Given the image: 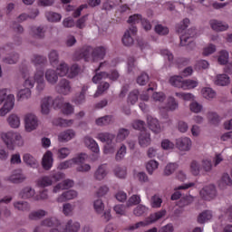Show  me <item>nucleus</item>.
I'll list each match as a JSON object with an SVG mask.
<instances>
[{
  "label": "nucleus",
  "instance_id": "4be33fe9",
  "mask_svg": "<svg viewBox=\"0 0 232 232\" xmlns=\"http://www.w3.org/2000/svg\"><path fill=\"white\" fill-rule=\"evenodd\" d=\"M52 97L47 96L42 100L41 111L43 115H48L50 113V106H52Z\"/></svg>",
  "mask_w": 232,
  "mask_h": 232
},
{
  "label": "nucleus",
  "instance_id": "7ed1b4c3",
  "mask_svg": "<svg viewBox=\"0 0 232 232\" xmlns=\"http://www.w3.org/2000/svg\"><path fill=\"white\" fill-rule=\"evenodd\" d=\"M166 216V210L158 211L154 214H151L146 220L140 221L134 225H130L127 227V231H135V229H139V227H144V226H149V224H153L154 222H157V220H160L162 217Z\"/></svg>",
  "mask_w": 232,
  "mask_h": 232
},
{
  "label": "nucleus",
  "instance_id": "e2e57ef3",
  "mask_svg": "<svg viewBox=\"0 0 232 232\" xmlns=\"http://www.w3.org/2000/svg\"><path fill=\"white\" fill-rule=\"evenodd\" d=\"M209 68V63L206 60H199L195 64L196 70H206Z\"/></svg>",
  "mask_w": 232,
  "mask_h": 232
},
{
  "label": "nucleus",
  "instance_id": "412c9836",
  "mask_svg": "<svg viewBox=\"0 0 232 232\" xmlns=\"http://www.w3.org/2000/svg\"><path fill=\"white\" fill-rule=\"evenodd\" d=\"M108 175V169H106V166L100 165L98 169L94 172L95 180H104Z\"/></svg>",
  "mask_w": 232,
  "mask_h": 232
},
{
  "label": "nucleus",
  "instance_id": "f3484780",
  "mask_svg": "<svg viewBox=\"0 0 232 232\" xmlns=\"http://www.w3.org/2000/svg\"><path fill=\"white\" fill-rule=\"evenodd\" d=\"M45 79L49 84H57V81H59V73L53 69H49L45 72Z\"/></svg>",
  "mask_w": 232,
  "mask_h": 232
},
{
  "label": "nucleus",
  "instance_id": "f8f14e48",
  "mask_svg": "<svg viewBox=\"0 0 232 232\" xmlns=\"http://www.w3.org/2000/svg\"><path fill=\"white\" fill-rule=\"evenodd\" d=\"M176 148L180 151H189L191 150V140L188 137L176 140Z\"/></svg>",
  "mask_w": 232,
  "mask_h": 232
},
{
  "label": "nucleus",
  "instance_id": "b1692460",
  "mask_svg": "<svg viewBox=\"0 0 232 232\" xmlns=\"http://www.w3.org/2000/svg\"><path fill=\"white\" fill-rule=\"evenodd\" d=\"M106 56V49L104 47H97L92 50V61H102Z\"/></svg>",
  "mask_w": 232,
  "mask_h": 232
},
{
  "label": "nucleus",
  "instance_id": "c756f323",
  "mask_svg": "<svg viewBox=\"0 0 232 232\" xmlns=\"http://www.w3.org/2000/svg\"><path fill=\"white\" fill-rule=\"evenodd\" d=\"M97 126H108L110 124H112L113 122V116L112 115H106L101 118H98L96 121Z\"/></svg>",
  "mask_w": 232,
  "mask_h": 232
},
{
  "label": "nucleus",
  "instance_id": "bb28decb",
  "mask_svg": "<svg viewBox=\"0 0 232 232\" xmlns=\"http://www.w3.org/2000/svg\"><path fill=\"white\" fill-rule=\"evenodd\" d=\"M195 198L191 195L183 196L178 201L177 206L179 208H186V206H189V204H193Z\"/></svg>",
  "mask_w": 232,
  "mask_h": 232
},
{
  "label": "nucleus",
  "instance_id": "09e8293b",
  "mask_svg": "<svg viewBox=\"0 0 232 232\" xmlns=\"http://www.w3.org/2000/svg\"><path fill=\"white\" fill-rule=\"evenodd\" d=\"M140 204V197L139 195H132L127 201L126 206L131 208L132 206H138Z\"/></svg>",
  "mask_w": 232,
  "mask_h": 232
},
{
  "label": "nucleus",
  "instance_id": "1a4fd4ad",
  "mask_svg": "<svg viewBox=\"0 0 232 232\" xmlns=\"http://www.w3.org/2000/svg\"><path fill=\"white\" fill-rule=\"evenodd\" d=\"M195 35H197V30L195 28L188 29L187 34L180 36V44L182 46H189L191 44L195 48V43H193Z\"/></svg>",
  "mask_w": 232,
  "mask_h": 232
},
{
  "label": "nucleus",
  "instance_id": "c85d7f7f",
  "mask_svg": "<svg viewBox=\"0 0 232 232\" xmlns=\"http://www.w3.org/2000/svg\"><path fill=\"white\" fill-rule=\"evenodd\" d=\"M79 229H81V224L79 222L73 223L72 220H69L63 232H77Z\"/></svg>",
  "mask_w": 232,
  "mask_h": 232
},
{
  "label": "nucleus",
  "instance_id": "ea45409f",
  "mask_svg": "<svg viewBox=\"0 0 232 232\" xmlns=\"http://www.w3.org/2000/svg\"><path fill=\"white\" fill-rule=\"evenodd\" d=\"M14 208L18 211H30V204L26 201H16L14 203Z\"/></svg>",
  "mask_w": 232,
  "mask_h": 232
},
{
  "label": "nucleus",
  "instance_id": "bf43d9fd",
  "mask_svg": "<svg viewBox=\"0 0 232 232\" xmlns=\"http://www.w3.org/2000/svg\"><path fill=\"white\" fill-rule=\"evenodd\" d=\"M148 81H150V76L148 75V73H145V72L141 73L137 78V82L140 86H146V84H148Z\"/></svg>",
  "mask_w": 232,
  "mask_h": 232
},
{
  "label": "nucleus",
  "instance_id": "6ab92c4d",
  "mask_svg": "<svg viewBox=\"0 0 232 232\" xmlns=\"http://www.w3.org/2000/svg\"><path fill=\"white\" fill-rule=\"evenodd\" d=\"M148 128L150 130V131L156 134L162 131V129L160 128V123H159V120L155 118H148Z\"/></svg>",
  "mask_w": 232,
  "mask_h": 232
},
{
  "label": "nucleus",
  "instance_id": "de8ad7c7",
  "mask_svg": "<svg viewBox=\"0 0 232 232\" xmlns=\"http://www.w3.org/2000/svg\"><path fill=\"white\" fill-rule=\"evenodd\" d=\"M176 169H177V164L169 163L164 169L163 175L165 177H169V175H173V173H175Z\"/></svg>",
  "mask_w": 232,
  "mask_h": 232
},
{
  "label": "nucleus",
  "instance_id": "a18cd8bd",
  "mask_svg": "<svg viewBox=\"0 0 232 232\" xmlns=\"http://www.w3.org/2000/svg\"><path fill=\"white\" fill-rule=\"evenodd\" d=\"M198 86V82L194 80H183V87L182 90H191L193 88H197Z\"/></svg>",
  "mask_w": 232,
  "mask_h": 232
},
{
  "label": "nucleus",
  "instance_id": "393cba45",
  "mask_svg": "<svg viewBox=\"0 0 232 232\" xmlns=\"http://www.w3.org/2000/svg\"><path fill=\"white\" fill-rule=\"evenodd\" d=\"M210 26L212 30H215V32H225V30H227V28H229V25L227 24H223L222 22H218V20H211Z\"/></svg>",
  "mask_w": 232,
  "mask_h": 232
},
{
  "label": "nucleus",
  "instance_id": "4d7b16f0",
  "mask_svg": "<svg viewBox=\"0 0 232 232\" xmlns=\"http://www.w3.org/2000/svg\"><path fill=\"white\" fill-rule=\"evenodd\" d=\"M88 159V155L86 153H80L76 157L72 158L74 164H84L86 160Z\"/></svg>",
  "mask_w": 232,
  "mask_h": 232
},
{
  "label": "nucleus",
  "instance_id": "5701e85b",
  "mask_svg": "<svg viewBox=\"0 0 232 232\" xmlns=\"http://www.w3.org/2000/svg\"><path fill=\"white\" fill-rule=\"evenodd\" d=\"M70 188H73V180L72 179H65L63 182L57 184L53 191L54 193H57L58 191H61V189H70Z\"/></svg>",
  "mask_w": 232,
  "mask_h": 232
},
{
  "label": "nucleus",
  "instance_id": "f257e3e1",
  "mask_svg": "<svg viewBox=\"0 0 232 232\" xmlns=\"http://www.w3.org/2000/svg\"><path fill=\"white\" fill-rule=\"evenodd\" d=\"M6 89L0 90V104L5 102L4 106L0 109V117H5V115L10 113L15 105V97L14 94L6 93Z\"/></svg>",
  "mask_w": 232,
  "mask_h": 232
},
{
  "label": "nucleus",
  "instance_id": "5fc2aeb1",
  "mask_svg": "<svg viewBox=\"0 0 232 232\" xmlns=\"http://www.w3.org/2000/svg\"><path fill=\"white\" fill-rule=\"evenodd\" d=\"M218 61L219 64H227V61H229V53L227 51H220Z\"/></svg>",
  "mask_w": 232,
  "mask_h": 232
},
{
  "label": "nucleus",
  "instance_id": "a878e982",
  "mask_svg": "<svg viewBox=\"0 0 232 232\" xmlns=\"http://www.w3.org/2000/svg\"><path fill=\"white\" fill-rule=\"evenodd\" d=\"M21 198L24 200H27L28 198H32L35 195V190L32 188V187L24 188L19 193Z\"/></svg>",
  "mask_w": 232,
  "mask_h": 232
},
{
  "label": "nucleus",
  "instance_id": "dca6fc26",
  "mask_svg": "<svg viewBox=\"0 0 232 232\" xmlns=\"http://www.w3.org/2000/svg\"><path fill=\"white\" fill-rule=\"evenodd\" d=\"M73 198H77V191L67 190L58 197L57 202H67V200H73Z\"/></svg>",
  "mask_w": 232,
  "mask_h": 232
},
{
  "label": "nucleus",
  "instance_id": "f704fd0d",
  "mask_svg": "<svg viewBox=\"0 0 232 232\" xmlns=\"http://www.w3.org/2000/svg\"><path fill=\"white\" fill-rule=\"evenodd\" d=\"M5 64H15L19 61V53H12L3 59Z\"/></svg>",
  "mask_w": 232,
  "mask_h": 232
},
{
  "label": "nucleus",
  "instance_id": "a211bd4d",
  "mask_svg": "<svg viewBox=\"0 0 232 232\" xmlns=\"http://www.w3.org/2000/svg\"><path fill=\"white\" fill-rule=\"evenodd\" d=\"M73 137H75V130L69 129L58 135V140L59 142H68V140H72Z\"/></svg>",
  "mask_w": 232,
  "mask_h": 232
},
{
  "label": "nucleus",
  "instance_id": "052dcab7",
  "mask_svg": "<svg viewBox=\"0 0 232 232\" xmlns=\"http://www.w3.org/2000/svg\"><path fill=\"white\" fill-rule=\"evenodd\" d=\"M154 30L159 35H168V34H169L168 27H164L162 24H157Z\"/></svg>",
  "mask_w": 232,
  "mask_h": 232
},
{
  "label": "nucleus",
  "instance_id": "603ef678",
  "mask_svg": "<svg viewBox=\"0 0 232 232\" xmlns=\"http://www.w3.org/2000/svg\"><path fill=\"white\" fill-rule=\"evenodd\" d=\"M190 171L195 177L200 174V164L197 160H192L190 163Z\"/></svg>",
  "mask_w": 232,
  "mask_h": 232
},
{
  "label": "nucleus",
  "instance_id": "0e129e2a",
  "mask_svg": "<svg viewBox=\"0 0 232 232\" xmlns=\"http://www.w3.org/2000/svg\"><path fill=\"white\" fill-rule=\"evenodd\" d=\"M63 213L66 217H70L73 213V206H72L70 203H65L63 206Z\"/></svg>",
  "mask_w": 232,
  "mask_h": 232
},
{
  "label": "nucleus",
  "instance_id": "8fccbe9b",
  "mask_svg": "<svg viewBox=\"0 0 232 232\" xmlns=\"http://www.w3.org/2000/svg\"><path fill=\"white\" fill-rule=\"evenodd\" d=\"M56 70L57 72H59L58 75H60V77H64V75L68 73L70 67H68V64H66V63H61Z\"/></svg>",
  "mask_w": 232,
  "mask_h": 232
},
{
  "label": "nucleus",
  "instance_id": "9b49d317",
  "mask_svg": "<svg viewBox=\"0 0 232 232\" xmlns=\"http://www.w3.org/2000/svg\"><path fill=\"white\" fill-rule=\"evenodd\" d=\"M138 142L141 148H148L151 144V134L148 130H143L138 134Z\"/></svg>",
  "mask_w": 232,
  "mask_h": 232
},
{
  "label": "nucleus",
  "instance_id": "13d9d810",
  "mask_svg": "<svg viewBox=\"0 0 232 232\" xmlns=\"http://www.w3.org/2000/svg\"><path fill=\"white\" fill-rule=\"evenodd\" d=\"M128 135H130V130L128 129H120L116 139L121 142L122 140H125Z\"/></svg>",
  "mask_w": 232,
  "mask_h": 232
},
{
  "label": "nucleus",
  "instance_id": "ddd939ff",
  "mask_svg": "<svg viewBox=\"0 0 232 232\" xmlns=\"http://www.w3.org/2000/svg\"><path fill=\"white\" fill-rule=\"evenodd\" d=\"M31 35L32 37H34V39H44V35L46 34V28H44V26L43 25H34L31 26Z\"/></svg>",
  "mask_w": 232,
  "mask_h": 232
},
{
  "label": "nucleus",
  "instance_id": "c9c22d12",
  "mask_svg": "<svg viewBox=\"0 0 232 232\" xmlns=\"http://www.w3.org/2000/svg\"><path fill=\"white\" fill-rule=\"evenodd\" d=\"M169 83L172 86H175L176 88H183L184 85V80L182 79V76H172L169 79Z\"/></svg>",
  "mask_w": 232,
  "mask_h": 232
},
{
  "label": "nucleus",
  "instance_id": "6e6552de",
  "mask_svg": "<svg viewBox=\"0 0 232 232\" xmlns=\"http://www.w3.org/2000/svg\"><path fill=\"white\" fill-rule=\"evenodd\" d=\"M199 195L203 200H213L217 197V188L214 185L206 186L200 190Z\"/></svg>",
  "mask_w": 232,
  "mask_h": 232
},
{
  "label": "nucleus",
  "instance_id": "cd10ccee",
  "mask_svg": "<svg viewBox=\"0 0 232 232\" xmlns=\"http://www.w3.org/2000/svg\"><path fill=\"white\" fill-rule=\"evenodd\" d=\"M231 81L229 80V76L227 74H218L216 76L215 84L217 86H227Z\"/></svg>",
  "mask_w": 232,
  "mask_h": 232
},
{
  "label": "nucleus",
  "instance_id": "69168bd1",
  "mask_svg": "<svg viewBox=\"0 0 232 232\" xmlns=\"http://www.w3.org/2000/svg\"><path fill=\"white\" fill-rule=\"evenodd\" d=\"M151 206L152 208H160L162 206V198L159 195H154L151 198Z\"/></svg>",
  "mask_w": 232,
  "mask_h": 232
},
{
  "label": "nucleus",
  "instance_id": "aec40b11",
  "mask_svg": "<svg viewBox=\"0 0 232 232\" xmlns=\"http://www.w3.org/2000/svg\"><path fill=\"white\" fill-rule=\"evenodd\" d=\"M53 163V154L52 153V151L48 150L43 158L42 160V166L44 168V169H50V168H52V164Z\"/></svg>",
  "mask_w": 232,
  "mask_h": 232
},
{
  "label": "nucleus",
  "instance_id": "39448f33",
  "mask_svg": "<svg viewBox=\"0 0 232 232\" xmlns=\"http://www.w3.org/2000/svg\"><path fill=\"white\" fill-rule=\"evenodd\" d=\"M90 57H93V47L90 45H85L78 52H76L73 55L74 61H81V59H84V61H88Z\"/></svg>",
  "mask_w": 232,
  "mask_h": 232
},
{
  "label": "nucleus",
  "instance_id": "4468645a",
  "mask_svg": "<svg viewBox=\"0 0 232 232\" xmlns=\"http://www.w3.org/2000/svg\"><path fill=\"white\" fill-rule=\"evenodd\" d=\"M48 215V211L44 209H38L31 211L28 214V220L37 222L38 220H42V218H44Z\"/></svg>",
  "mask_w": 232,
  "mask_h": 232
},
{
  "label": "nucleus",
  "instance_id": "7c9ffc66",
  "mask_svg": "<svg viewBox=\"0 0 232 232\" xmlns=\"http://www.w3.org/2000/svg\"><path fill=\"white\" fill-rule=\"evenodd\" d=\"M212 218L213 215H211V211L205 210L198 216V224H206V222H208V220H211Z\"/></svg>",
  "mask_w": 232,
  "mask_h": 232
},
{
  "label": "nucleus",
  "instance_id": "79ce46f5",
  "mask_svg": "<svg viewBox=\"0 0 232 232\" xmlns=\"http://www.w3.org/2000/svg\"><path fill=\"white\" fill-rule=\"evenodd\" d=\"M48 57L51 64H59V51L55 49L51 50L48 54Z\"/></svg>",
  "mask_w": 232,
  "mask_h": 232
},
{
  "label": "nucleus",
  "instance_id": "774afa93",
  "mask_svg": "<svg viewBox=\"0 0 232 232\" xmlns=\"http://www.w3.org/2000/svg\"><path fill=\"white\" fill-rule=\"evenodd\" d=\"M70 155V149L68 148H61L57 151L58 159H66Z\"/></svg>",
  "mask_w": 232,
  "mask_h": 232
},
{
  "label": "nucleus",
  "instance_id": "680f3d73",
  "mask_svg": "<svg viewBox=\"0 0 232 232\" xmlns=\"http://www.w3.org/2000/svg\"><path fill=\"white\" fill-rule=\"evenodd\" d=\"M137 101H139V92L134 90L129 93L128 102H130V104H135Z\"/></svg>",
  "mask_w": 232,
  "mask_h": 232
},
{
  "label": "nucleus",
  "instance_id": "864d4df0",
  "mask_svg": "<svg viewBox=\"0 0 232 232\" xmlns=\"http://www.w3.org/2000/svg\"><path fill=\"white\" fill-rule=\"evenodd\" d=\"M110 88V83L105 82H102L99 86L98 89L94 94V97L97 98L99 95H102L103 92H106Z\"/></svg>",
  "mask_w": 232,
  "mask_h": 232
},
{
  "label": "nucleus",
  "instance_id": "3c124183",
  "mask_svg": "<svg viewBox=\"0 0 232 232\" xmlns=\"http://www.w3.org/2000/svg\"><path fill=\"white\" fill-rule=\"evenodd\" d=\"M108 77H110V73L106 72H96V74L92 77V82L97 84L99 81H102V79H108Z\"/></svg>",
  "mask_w": 232,
  "mask_h": 232
},
{
  "label": "nucleus",
  "instance_id": "423d86ee",
  "mask_svg": "<svg viewBox=\"0 0 232 232\" xmlns=\"http://www.w3.org/2000/svg\"><path fill=\"white\" fill-rule=\"evenodd\" d=\"M55 91L61 95H69V93H72V82L70 80L63 78L56 84Z\"/></svg>",
  "mask_w": 232,
  "mask_h": 232
},
{
  "label": "nucleus",
  "instance_id": "37998d69",
  "mask_svg": "<svg viewBox=\"0 0 232 232\" xmlns=\"http://www.w3.org/2000/svg\"><path fill=\"white\" fill-rule=\"evenodd\" d=\"M23 160L24 162H25V164H28V166H31L33 168L37 167V160H35V158H34V156L30 154H24L23 157Z\"/></svg>",
  "mask_w": 232,
  "mask_h": 232
},
{
  "label": "nucleus",
  "instance_id": "2eb2a0df",
  "mask_svg": "<svg viewBox=\"0 0 232 232\" xmlns=\"http://www.w3.org/2000/svg\"><path fill=\"white\" fill-rule=\"evenodd\" d=\"M40 226L44 227H61V221L57 218H46L43 219L40 223Z\"/></svg>",
  "mask_w": 232,
  "mask_h": 232
},
{
  "label": "nucleus",
  "instance_id": "72a5a7b5",
  "mask_svg": "<svg viewBox=\"0 0 232 232\" xmlns=\"http://www.w3.org/2000/svg\"><path fill=\"white\" fill-rule=\"evenodd\" d=\"M7 122L11 128H18L21 126V120L19 119V116L16 114H11L7 118Z\"/></svg>",
  "mask_w": 232,
  "mask_h": 232
},
{
  "label": "nucleus",
  "instance_id": "473e14b6",
  "mask_svg": "<svg viewBox=\"0 0 232 232\" xmlns=\"http://www.w3.org/2000/svg\"><path fill=\"white\" fill-rule=\"evenodd\" d=\"M201 93L204 99H207L208 101H211V99H215V97H217V92L209 87L203 88L201 90Z\"/></svg>",
  "mask_w": 232,
  "mask_h": 232
},
{
  "label": "nucleus",
  "instance_id": "4c0bfd02",
  "mask_svg": "<svg viewBox=\"0 0 232 232\" xmlns=\"http://www.w3.org/2000/svg\"><path fill=\"white\" fill-rule=\"evenodd\" d=\"M32 97V91L30 88L21 89L17 93L18 101H24V99H30Z\"/></svg>",
  "mask_w": 232,
  "mask_h": 232
},
{
  "label": "nucleus",
  "instance_id": "c03bdc74",
  "mask_svg": "<svg viewBox=\"0 0 232 232\" xmlns=\"http://www.w3.org/2000/svg\"><path fill=\"white\" fill-rule=\"evenodd\" d=\"M189 26V18H185L183 21L176 26V32L178 34H184V30Z\"/></svg>",
  "mask_w": 232,
  "mask_h": 232
},
{
  "label": "nucleus",
  "instance_id": "6e6d98bb",
  "mask_svg": "<svg viewBox=\"0 0 232 232\" xmlns=\"http://www.w3.org/2000/svg\"><path fill=\"white\" fill-rule=\"evenodd\" d=\"M159 168V162L151 160L146 165V169L150 175H153V171Z\"/></svg>",
  "mask_w": 232,
  "mask_h": 232
},
{
  "label": "nucleus",
  "instance_id": "e433bc0d",
  "mask_svg": "<svg viewBox=\"0 0 232 232\" xmlns=\"http://www.w3.org/2000/svg\"><path fill=\"white\" fill-rule=\"evenodd\" d=\"M53 184V179H52V177H43L40 179H38L37 185L40 188H48V186H52Z\"/></svg>",
  "mask_w": 232,
  "mask_h": 232
},
{
  "label": "nucleus",
  "instance_id": "f03ea898",
  "mask_svg": "<svg viewBox=\"0 0 232 232\" xmlns=\"http://www.w3.org/2000/svg\"><path fill=\"white\" fill-rule=\"evenodd\" d=\"M1 137L8 150H14L15 144H17V146H23V144H24L23 137L19 132L8 131L2 133Z\"/></svg>",
  "mask_w": 232,
  "mask_h": 232
},
{
  "label": "nucleus",
  "instance_id": "0eeeda50",
  "mask_svg": "<svg viewBox=\"0 0 232 232\" xmlns=\"http://www.w3.org/2000/svg\"><path fill=\"white\" fill-rule=\"evenodd\" d=\"M132 35H137V26L135 25H130V28L127 29L121 38L122 44L124 46H133V43L135 41L133 40Z\"/></svg>",
  "mask_w": 232,
  "mask_h": 232
},
{
  "label": "nucleus",
  "instance_id": "a19ab883",
  "mask_svg": "<svg viewBox=\"0 0 232 232\" xmlns=\"http://www.w3.org/2000/svg\"><path fill=\"white\" fill-rule=\"evenodd\" d=\"M208 122L213 126H218L220 124V116L217 112H208Z\"/></svg>",
  "mask_w": 232,
  "mask_h": 232
},
{
  "label": "nucleus",
  "instance_id": "9d476101",
  "mask_svg": "<svg viewBox=\"0 0 232 232\" xmlns=\"http://www.w3.org/2000/svg\"><path fill=\"white\" fill-rule=\"evenodd\" d=\"M24 124L26 131H34L39 126V121L37 116L32 113H28L24 117Z\"/></svg>",
  "mask_w": 232,
  "mask_h": 232
},
{
  "label": "nucleus",
  "instance_id": "20e7f679",
  "mask_svg": "<svg viewBox=\"0 0 232 232\" xmlns=\"http://www.w3.org/2000/svg\"><path fill=\"white\" fill-rule=\"evenodd\" d=\"M98 139L101 142H106L107 145L104 146V153H113V139H115V135L110 132H102L98 134Z\"/></svg>",
  "mask_w": 232,
  "mask_h": 232
},
{
  "label": "nucleus",
  "instance_id": "338daca9",
  "mask_svg": "<svg viewBox=\"0 0 232 232\" xmlns=\"http://www.w3.org/2000/svg\"><path fill=\"white\" fill-rule=\"evenodd\" d=\"M32 63H34V64H44V63H46V57L34 54L32 59Z\"/></svg>",
  "mask_w": 232,
  "mask_h": 232
},
{
  "label": "nucleus",
  "instance_id": "2f4dec72",
  "mask_svg": "<svg viewBox=\"0 0 232 232\" xmlns=\"http://www.w3.org/2000/svg\"><path fill=\"white\" fill-rule=\"evenodd\" d=\"M8 180L13 184H21L22 182H24L26 180V176L21 173L13 174L8 178Z\"/></svg>",
  "mask_w": 232,
  "mask_h": 232
},
{
  "label": "nucleus",
  "instance_id": "49530a36",
  "mask_svg": "<svg viewBox=\"0 0 232 232\" xmlns=\"http://www.w3.org/2000/svg\"><path fill=\"white\" fill-rule=\"evenodd\" d=\"M231 184H232L231 177H229V174L224 173L219 181L220 188H226V186H231Z\"/></svg>",
  "mask_w": 232,
  "mask_h": 232
},
{
  "label": "nucleus",
  "instance_id": "58836bf2",
  "mask_svg": "<svg viewBox=\"0 0 232 232\" xmlns=\"http://www.w3.org/2000/svg\"><path fill=\"white\" fill-rule=\"evenodd\" d=\"M45 17L50 23H59L62 18L61 14L55 12H47L45 14Z\"/></svg>",
  "mask_w": 232,
  "mask_h": 232
}]
</instances>
